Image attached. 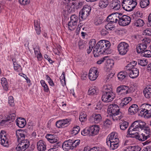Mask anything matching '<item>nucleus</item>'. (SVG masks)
I'll return each mask as SVG.
<instances>
[{
    "mask_svg": "<svg viewBox=\"0 0 151 151\" xmlns=\"http://www.w3.org/2000/svg\"><path fill=\"white\" fill-rule=\"evenodd\" d=\"M138 106L136 104L132 105L129 106L128 109L129 113L131 115H134L136 114L137 112H138V115L139 116H142V110H139L138 111Z\"/></svg>",
    "mask_w": 151,
    "mask_h": 151,
    "instance_id": "obj_13",
    "label": "nucleus"
},
{
    "mask_svg": "<svg viewBox=\"0 0 151 151\" xmlns=\"http://www.w3.org/2000/svg\"><path fill=\"white\" fill-rule=\"evenodd\" d=\"M150 110H151V105L146 104H142V112Z\"/></svg>",
    "mask_w": 151,
    "mask_h": 151,
    "instance_id": "obj_41",
    "label": "nucleus"
},
{
    "mask_svg": "<svg viewBox=\"0 0 151 151\" xmlns=\"http://www.w3.org/2000/svg\"><path fill=\"white\" fill-rule=\"evenodd\" d=\"M133 133H134L135 134L134 135H130V137H135L137 139H138L140 141H142V139L140 138H139L140 136L139 135L138 133L137 132H133Z\"/></svg>",
    "mask_w": 151,
    "mask_h": 151,
    "instance_id": "obj_60",
    "label": "nucleus"
},
{
    "mask_svg": "<svg viewBox=\"0 0 151 151\" xmlns=\"http://www.w3.org/2000/svg\"><path fill=\"white\" fill-rule=\"evenodd\" d=\"M78 45L80 49L83 48L85 46V41L81 39L78 42Z\"/></svg>",
    "mask_w": 151,
    "mask_h": 151,
    "instance_id": "obj_50",
    "label": "nucleus"
},
{
    "mask_svg": "<svg viewBox=\"0 0 151 151\" xmlns=\"http://www.w3.org/2000/svg\"><path fill=\"white\" fill-rule=\"evenodd\" d=\"M109 4L107 0H100L99 2V6L101 9L105 8Z\"/></svg>",
    "mask_w": 151,
    "mask_h": 151,
    "instance_id": "obj_30",
    "label": "nucleus"
},
{
    "mask_svg": "<svg viewBox=\"0 0 151 151\" xmlns=\"http://www.w3.org/2000/svg\"><path fill=\"white\" fill-rule=\"evenodd\" d=\"M137 131L136 130V129L135 128L133 127V126H132V125L129 127V128L128 129L127 132V134H129V135H134L135 134L134 133H133V132H135Z\"/></svg>",
    "mask_w": 151,
    "mask_h": 151,
    "instance_id": "obj_47",
    "label": "nucleus"
},
{
    "mask_svg": "<svg viewBox=\"0 0 151 151\" xmlns=\"http://www.w3.org/2000/svg\"><path fill=\"white\" fill-rule=\"evenodd\" d=\"M72 142V139H71L65 141L62 145V147L63 149L67 151H68L70 149H73Z\"/></svg>",
    "mask_w": 151,
    "mask_h": 151,
    "instance_id": "obj_19",
    "label": "nucleus"
},
{
    "mask_svg": "<svg viewBox=\"0 0 151 151\" xmlns=\"http://www.w3.org/2000/svg\"><path fill=\"white\" fill-rule=\"evenodd\" d=\"M142 114V116H144V118L145 119H148L151 117V110L145 111L143 112Z\"/></svg>",
    "mask_w": 151,
    "mask_h": 151,
    "instance_id": "obj_46",
    "label": "nucleus"
},
{
    "mask_svg": "<svg viewBox=\"0 0 151 151\" xmlns=\"http://www.w3.org/2000/svg\"><path fill=\"white\" fill-rule=\"evenodd\" d=\"M1 83L4 89L7 91L8 88V85L6 78H2L1 80Z\"/></svg>",
    "mask_w": 151,
    "mask_h": 151,
    "instance_id": "obj_31",
    "label": "nucleus"
},
{
    "mask_svg": "<svg viewBox=\"0 0 151 151\" xmlns=\"http://www.w3.org/2000/svg\"><path fill=\"white\" fill-rule=\"evenodd\" d=\"M142 133V141H145L148 138L150 137V129L149 127L143 129Z\"/></svg>",
    "mask_w": 151,
    "mask_h": 151,
    "instance_id": "obj_21",
    "label": "nucleus"
},
{
    "mask_svg": "<svg viewBox=\"0 0 151 151\" xmlns=\"http://www.w3.org/2000/svg\"><path fill=\"white\" fill-rule=\"evenodd\" d=\"M104 89L105 91L103 92H112V89L109 85H106L104 86Z\"/></svg>",
    "mask_w": 151,
    "mask_h": 151,
    "instance_id": "obj_57",
    "label": "nucleus"
},
{
    "mask_svg": "<svg viewBox=\"0 0 151 151\" xmlns=\"http://www.w3.org/2000/svg\"><path fill=\"white\" fill-rule=\"evenodd\" d=\"M18 144L16 148V150L17 151H24L29 146V142L27 139L18 142Z\"/></svg>",
    "mask_w": 151,
    "mask_h": 151,
    "instance_id": "obj_9",
    "label": "nucleus"
},
{
    "mask_svg": "<svg viewBox=\"0 0 151 151\" xmlns=\"http://www.w3.org/2000/svg\"><path fill=\"white\" fill-rule=\"evenodd\" d=\"M80 129V128L79 126H77L74 127L72 129V133L75 135L77 134L79 132Z\"/></svg>",
    "mask_w": 151,
    "mask_h": 151,
    "instance_id": "obj_49",
    "label": "nucleus"
},
{
    "mask_svg": "<svg viewBox=\"0 0 151 151\" xmlns=\"http://www.w3.org/2000/svg\"><path fill=\"white\" fill-rule=\"evenodd\" d=\"M115 96V94L113 92H103L101 100L104 102H109L112 101Z\"/></svg>",
    "mask_w": 151,
    "mask_h": 151,
    "instance_id": "obj_6",
    "label": "nucleus"
},
{
    "mask_svg": "<svg viewBox=\"0 0 151 151\" xmlns=\"http://www.w3.org/2000/svg\"><path fill=\"white\" fill-rule=\"evenodd\" d=\"M150 41V40L148 38L142 40V56L147 58L151 57V51L149 50H145Z\"/></svg>",
    "mask_w": 151,
    "mask_h": 151,
    "instance_id": "obj_4",
    "label": "nucleus"
},
{
    "mask_svg": "<svg viewBox=\"0 0 151 151\" xmlns=\"http://www.w3.org/2000/svg\"><path fill=\"white\" fill-rule=\"evenodd\" d=\"M34 26L37 34L39 35L40 34L41 29L40 27V21L38 20H34Z\"/></svg>",
    "mask_w": 151,
    "mask_h": 151,
    "instance_id": "obj_28",
    "label": "nucleus"
},
{
    "mask_svg": "<svg viewBox=\"0 0 151 151\" xmlns=\"http://www.w3.org/2000/svg\"><path fill=\"white\" fill-rule=\"evenodd\" d=\"M119 111V107L118 105L115 104L109 105L108 108V112L109 114H112Z\"/></svg>",
    "mask_w": 151,
    "mask_h": 151,
    "instance_id": "obj_16",
    "label": "nucleus"
},
{
    "mask_svg": "<svg viewBox=\"0 0 151 151\" xmlns=\"http://www.w3.org/2000/svg\"><path fill=\"white\" fill-rule=\"evenodd\" d=\"M81 134L83 136H86L89 134L90 135V132L89 128H86L81 131Z\"/></svg>",
    "mask_w": 151,
    "mask_h": 151,
    "instance_id": "obj_52",
    "label": "nucleus"
},
{
    "mask_svg": "<svg viewBox=\"0 0 151 151\" xmlns=\"http://www.w3.org/2000/svg\"><path fill=\"white\" fill-rule=\"evenodd\" d=\"M98 92L97 88L94 87H91L90 88L88 91V95H96Z\"/></svg>",
    "mask_w": 151,
    "mask_h": 151,
    "instance_id": "obj_33",
    "label": "nucleus"
},
{
    "mask_svg": "<svg viewBox=\"0 0 151 151\" xmlns=\"http://www.w3.org/2000/svg\"><path fill=\"white\" fill-rule=\"evenodd\" d=\"M111 124V122L109 119H107L104 122V125L106 127H108Z\"/></svg>",
    "mask_w": 151,
    "mask_h": 151,
    "instance_id": "obj_64",
    "label": "nucleus"
},
{
    "mask_svg": "<svg viewBox=\"0 0 151 151\" xmlns=\"http://www.w3.org/2000/svg\"><path fill=\"white\" fill-rule=\"evenodd\" d=\"M16 122L17 125L20 128L24 127L26 124V121L24 119L18 120L17 119L16 120Z\"/></svg>",
    "mask_w": 151,
    "mask_h": 151,
    "instance_id": "obj_36",
    "label": "nucleus"
},
{
    "mask_svg": "<svg viewBox=\"0 0 151 151\" xmlns=\"http://www.w3.org/2000/svg\"><path fill=\"white\" fill-rule=\"evenodd\" d=\"M90 135L92 136L96 135L99 132V129L98 126L96 125H93L89 128Z\"/></svg>",
    "mask_w": 151,
    "mask_h": 151,
    "instance_id": "obj_24",
    "label": "nucleus"
},
{
    "mask_svg": "<svg viewBox=\"0 0 151 151\" xmlns=\"http://www.w3.org/2000/svg\"><path fill=\"white\" fill-rule=\"evenodd\" d=\"M142 34L145 35H151V29L148 28L144 30L143 31Z\"/></svg>",
    "mask_w": 151,
    "mask_h": 151,
    "instance_id": "obj_54",
    "label": "nucleus"
},
{
    "mask_svg": "<svg viewBox=\"0 0 151 151\" xmlns=\"http://www.w3.org/2000/svg\"><path fill=\"white\" fill-rule=\"evenodd\" d=\"M114 138H118L117 136V134L114 132L111 133L108 136L106 140L109 141L110 139L112 140V139H114Z\"/></svg>",
    "mask_w": 151,
    "mask_h": 151,
    "instance_id": "obj_45",
    "label": "nucleus"
},
{
    "mask_svg": "<svg viewBox=\"0 0 151 151\" xmlns=\"http://www.w3.org/2000/svg\"><path fill=\"white\" fill-rule=\"evenodd\" d=\"M111 8L115 10H118L121 7L120 1L118 0L112 1L110 4Z\"/></svg>",
    "mask_w": 151,
    "mask_h": 151,
    "instance_id": "obj_20",
    "label": "nucleus"
},
{
    "mask_svg": "<svg viewBox=\"0 0 151 151\" xmlns=\"http://www.w3.org/2000/svg\"><path fill=\"white\" fill-rule=\"evenodd\" d=\"M37 148L39 151H45L46 150V145L45 142L40 140L37 143Z\"/></svg>",
    "mask_w": 151,
    "mask_h": 151,
    "instance_id": "obj_22",
    "label": "nucleus"
},
{
    "mask_svg": "<svg viewBox=\"0 0 151 151\" xmlns=\"http://www.w3.org/2000/svg\"><path fill=\"white\" fill-rule=\"evenodd\" d=\"M79 19L81 20V19L76 15H73L70 17V21L72 22L74 25H76Z\"/></svg>",
    "mask_w": 151,
    "mask_h": 151,
    "instance_id": "obj_38",
    "label": "nucleus"
},
{
    "mask_svg": "<svg viewBox=\"0 0 151 151\" xmlns=\"http://www.w3.org/2000/svg\"><path fill=\"white\" fill-rule=\"evenodd\" d=\"M1 144L6 147H8L10 144V137L9 135L6 134V132L4 131H1L0 133Z\"/></svg>",
    "mask_w": 151,
    "mask_h": 151,
    "instance_id": "obj_7",
    "label": "nucleus"
},
{
    "mask_svg": "<svg viewBox=\"0 0 151 151\" xmlns=\"http://www.w3.org/2000/svg\"><path fill=\"white\" fill-rule=\"evenodd\" d=\"M70 121V119H69L60 120L56 122L55 125L59 128H64L68 126Z\"/></svg>",
    "mask_w": 151,
    "mask_h": 151,
    "instance_id": "obj_12",
    "label": "nucleus"
},
{
    "mask_svg": "<svg viewBox=\"0 0 151 151\" xmlns=\"http://www.w3.org/2000/svg\"><path fill=\"white\" fill-rule=\"evenodd\" d=\"M19 1L21 4L26 5L29 3L30 0H19Z\"/></svg>",
    "mask_w": 151,
    "mask_h": 151,
    "instance_id": "obj_61",
    "label": "nucleus"
},
{
    "mask_svg": "<svg viewBox=\"0 0 151 151\" xmlns=\"http://www.w3.org/2000/svg\"><path fill=\"white\" fill-rule=\"evenodd\" d=\"M137 5L136 0H123L122 5L125 11L130 12L133 10Z\"/></svg>",
    "mask_w": 151,
    "mask_h": 151,
    "instance_id": "obj_3",
    "label": "nucleus"
},
{
    "mask_svg": "<svg viewBox=\"0 0 151 151\" xmlns=\"http://www.w3.org/2000/svg\"><path fill=\"white\" fill-rule=\"evenodd\" d=\"M8 103L9 105L11 106H13L14 105V99L13 96H9L8 98Z\"/></svg>",
    "mask_w": 151,
    "mask_h": 151,
    "instance_id": "obj_55",
    "label": "nucleus"
},
{
    "mask_svg": "<svg viewBox=\"0 0 151 151\" xmlns=\"http://www.w3.org/2000/svg\"><path fill=\"white\" fill-rule=\"evenodd\" d=\"M72 141L73 149L76 147L78 145L80 142V141L79 139H77L76 140H72Z\"/></svg>",
    "mask_w": 151,
    "mask_h": 151,
    "instance_id": "obj_51",
    "label": "nucleus"
},
{
    "mask_svg": "<svg viewBox=\"0 0 151 151\" xmlns=\"http://www.w3.org/2000/svg\"><path fill=\"white\" fill-rule=\"evenodd\" d=\"M137 63V61H133L129 63L124 68V70L127 71L128 75H129L131 78H135L139 75V70L135 68Z\"/></svg>",
    "mask_w": 151,
    "mask_h": 151,
    "instance_id": "obj_2",
    "label": "nucleus"
},
{
    "mask_svg": "<svg viewBox=\"0 0 151 151\" xmlns=\"http://www.w3.org/2000/svg\"><path fill=\"white\" fill-rule=\"evenodd\" d=\"M128 74L126 71L124 70V71L119 72L117 75L118 79L121 81L124 78L128 76Z\"/></svg>",
    "mask_w": 151,
    "mask_h": 151,
    "instance_id": "obj_32",
    "label": "nucleus"
},
{
    "mask_svg": "<svg viewBox=\"0 0 151 151\" xmlns=\"http://www.w3.org/2000/svg\"><path fill=\"white\" fill-rule=\"evenodd\" d=\"M13 62L14 70L18 72H21L22 69L21 66L18 64L16 62H14L13 61Z\"/></svg>",
    "mask_w": 151,
    "mask_h": 151,
    "instance_id": "obj_44",
    "label": "nucleus"
},
{
    "mask_svg": "<svg viewBox=\"0 0 151 151\" xmlns=\"http://www.w3.org/2000/svg\"><path fill=\"white\" fill-rule=\"evenodd\" d=\"M40 83L42 86L43 88V90L45 92L47 93L50 92L48 86L47 84H46L45 81L41 80L40 81Z\"/></svg>",
    "mask_w": 151,
    "mask_h": 151,
    "instance_id": "obj_35",
    "label": "nucleus"
},
{
    "mask_svg": "<svg viewBox=\"0 0 151 151\" xmlns=\"http://www.w3.org/2000/svg\"><path fill=\"white\" fill-rule=\"evenodd\" d=\"M102 117L100 114H93L90 118L89 120L90 122L97 124L101 121Z\"/></svg>",
    "mask_w": 151,
    "mask_h": 151,
    "instance_id": "obj_18",
    "label": "nucleus"
},
{
    "mask_svg": "<svg viewBox=\"0 0 151 151\" xmlns=\"http://www.w3.org/2000/svg\"><path fill=\"white\" fill-rule=\"evenodd\" d=\"M131 21L130 17L127 15L121 16L120 15L118 23L122 26H124L129 24Z\"/></svg>",
    "mask_w": 151,
    "mask_h": 151,
    "instance_id": "obj_10",
    "label": "nucleus"
},
{
    "mask_svg": "<svg viewBox=\"0 0 151 151\" xmlns=\"http://www.w3.org/2000/svg\"><path fill=\"white\" fill-rule=\"evenodd\" d=\"M123 86H127L125 85H121L118 87L117 88L116 91L117 93H124L125 94L128 93L127 92V90L124 89H123Z\"/></svg>",
    "mask_w": 151,
    "mask_h": 151,
    "instance_id": "obj_37",
    "label": "nucleus"
},
{
    "mask_svg": "<svg viewBox=\"0 0 151 151\" xmlns=\"http://www.w3.org/2000/svg\"><path fill=\"white\" fill-rule=\"evenodd\" d=\"M143 93L146 98L148 99L151 97V85H148L144 89Z\"/></svg>",
    "mask_w": 151,
    "mask_h": 151,
    "instance_id": "obj_25",
    "label": "nucleus"
},
{
    "mask_svg": "<svg viewBox=\"0 0 151 151\" xmlns=\"http://www.w3.org/2000/svg\"><path fill=\"white\" fill-rule=\"evenodd\" d=\"M103 20L100 18L96 17L95 18L94 23L96 25H99L102 23Z\"/></svg>",
    "mask_w": 151,
    "mask_h": 151,
    "instance_id": "obj_48",
    "label": "nucleus"
},
{
    "mask_svg": "<svg viewBox=\"0 0 151 151\" xmlns=\"http://www.w3.org/2000/svg\"><path fill=\"white\" fill-rule=\"evenodd\" d=\"M23 132L22 130H19L18 132H16V134L18 142L26 140L25 139V135Z\"/></svg>",
    "mask_w": 151,
    "mask_h": 151,
    "instance_id": "obj_26",
    "label": "nucleus"
},
{
    "mask_svg": "<svg viewBox=\"0 0 151 151\" xmlns=\"http://www.w3.org/2000/svg\"><path fill=\"white\" fill-rule=\"evenodd\" d=\"M45 138L51 144H54L59 140V138L57 135L51 134H47L45 136Z\"/></svg>",
    "mask_w": 151,
    "mask_h": 151,
    "instance_id": "obj_17",
    "label": "nucleus"
},
{
    "mask_svg": "<svg viewBox=\"0 0 151 151\" xmlns=\"http://www.w3.org/2000/svg\"><path fill=\"white\" fill-rule=\"evenodd\" d=\"M76 25H74L73 24V23H72L70 21L68 22V28L70 30H72L74 29V28L75 27V26Z\"/></svg>",
    "mask_w": 151,
    "mask_h": 151,
    "instance_id": "obj_56",
    "label": "nucleus"
},
{
    "mask_svg": "<svg viewBox=\"0 0 151 151\" xmlns=\"http://www.w3.org/2000/svg\"><path fill=\"white\" fill-rule=\"evenodd\" d=\"M111 46L109 41L101 40L99 41L93 48V51L95 57H97L101 54L109 53V49Z\"/></svg>",
    "mask_w": 151,
    "mask_h": 151,
    "instance_id": "obj_1",
    "label": "nucleus"
},
{
    "mask_svg": "<svg viewBox=\"0 0 151 151\" xmlns=\"http://www.w3.org/2000/svg\"><path fill=\"white\" fill-rule=\"evenodd\" d=\"M135 25L137 27H142V19L139 18L137 20L135 23Z\"/></svg>",
    "mask_w": 151,
    "mask_h": 151,
    "instance_id": "obj_58",
    "label": "nucleus"
},
{
    "mask_svg": "<svg viewBox=\"0 0 151 151\" xmlns=\"http://www.w3.org/2000/svg\"><path fill=\"white\" fill-rule=\"evenodd\" d=\"M87 116L84 112H81L80 114L79 120L81 122H84L87 120Z\"/></svg>",
    "mask_w": 151,
    "mask_h": 151,
    "instance_id": "obj_40",
    "label": "nucleus"
},
{
    "mask_svg": "<svg viewBox=\"0 0 151 151\" xmlns=\"http://www.w3.org/2000/svg\"><path fill=\"white\" fill-rule=\"evenodd\" d=\"M120 15H122L121 13H115L109 15L107 18V20L108 22L112 23H115L118 22Z\"/></svg>",
    "mask_w": 151,
    "mask_h": 151,
    "instance_id": "obj_11",
    "label": "nucleus"
},
{
    "mask_svg": "<svg viewBox=\"0 0 151 151\" xmlns=\"http://www.w3.org/2000/svg\"><path fill=\"white\" fill-rule=\"evenodd\" d=\"M91 10V6L88 5L84 6L79 13V18L81 20L85 19L89 15Z\"/></svg>",
    "mask_w": 151,
    "mask_h": 151,
    "instance_id": "obj_5",
    "label": "nucleus"
},
{
    "mask_svg": "<svg viewBox=\"0 0 151 151\" xmlns=\"http://www.w3.org/2000/svg\"><path fill=\"white\" fill-rule=\"evenodd\" d=\"M129 47L128 44L126 42L120 43L117 47L119 54L121 55H125L129 50Z\"/></svg>",
    "mask_w": 151,
    "mask_h": 151,
    "instance_id": "obj_8",
    "label": "nucleus"
},
{
    "mask_svg": "<svg viewBox=\"0 0 151 151\" xmlns=\"http://www.w3.org/2000/svg\"><path fill=\"white\" fill-rule=\"evenodd\" d=\"M123 89L127 90V91L128 93L134 92L135 90V87L133 84H131L129 86H123Z\"/></svg>",
    "mask_w": 151,
    "mask_h": 151,
    "instance_id": "obj_29",
    "label": "nucleus"
},
{
    "mask_svg": "<svg viewBox=\"0 0 151 151\" xmlns=\"http://www.w3.org/2000/svg\"><path fill=\"white\" fill-rule=\"evenodd\" d=\"M16 117L15 111H10L9 112V115L7 116L6 118L9 121H11L13 122L14 121Z\"/></svg>",
    "mask_w": 151,
    "mask_h": 151,
    "instance_id": "obj_27",
    "label": "nucleus"
},
{
    "mask_svg": "<svg viewBox=\"0 0 151 151\" xmlns=\"http://www.w3.org/2000/svg\"><path fill=\"white\" fill-rule=\"evenodd\" d=\"M62 142L59 141V140L57 142L55 143L53 145V147L56 149V148H59L62 146Z\"/></svg>",
    "mask_w": 151,
    "mask_h": 151,
    "instance_id": "obj_53",
    "label": "nucleus"
},
{
    "mask_svg": "<svg viewBox=\"0 0 151 151\" xmlns=\"http://www.w3.org/2000/svg\"><path fill=\"white\" fill-rule=\"evenodd\" d=\"M109 117L112 119L114 121L120 120L123 117L121 112L119 111L116 112L112 114H109Z\"/></svg>",
    "mask_w": 151,
    "mask_h": 151,
    "instance_id": "obj_23",
    "label": "nucleus"
},
{
    "mask_svg": "<svg viewBox=\"0 0 151 151\" xmlns=\"http://www.w3.org/2000/svg\"><path fill=\"white\" fill-rule=\"evenodd\" d=\"M129 123L126 121H123L119 123V126L121 129L125 130L128 127Z\"/></svg>",
    "mask_w": 151,
    "mask_h": 151,
    "instance_id": "obj_39",
    "label": "nucleus"
},
{
    "mask_svg": "<svg viewBox=\"0 0 151 151\" xmlns=\"http://www.w3.org/2000/svg\"><path fill=\"white\" fill-rule=\"evenodd\" d=\"M113 23L109 22L106 25H105V29L108 30H114L115 29V26L113 24Z\"/></svg>",
    "mask_w": 151,
    "mask_h": 151,
    "instance_id": "obj_42",
    "label": "nucleus"
},
{
    "mask_svg": "<svg viewBox=\"0 0 151 151\" xmlns=\"http://www.w3.org/2000/svg\"><path fill=\"white\" fill-rule=\"evenodd\" d=\"M32 46L35 54H37V53L40 52V49L38 43H34Z\"/></svg>",
    "mask_w": 151,
    "mask_h": 151,
    "instance_id": "obj_43",
    "label": "nucleus"
},
{
    "mask_svg": "<svg viewBox=\"0 0 151 151\" xmlns=\"http://www.w3.org/2000/svg\"><path fill=\"white\" fill-rule=\"evenodd\" d=\"M136 51L137 53L142 54V48L141 47V44H139L136 47Z\"/></svg>",
    "mask_w": 151,
    "mask_h": 151,
    "instance_id": "obj_63",
    "label": "nucleus"
},
{
    "mask_svg": "<svg viewBox=\"0 0 151 151\" xmlns=\"http://www.w3.org/2000/svg\"><path fill=\"white\" fill-rule=\"evenodd\" d=\"M97 72V68L95 67L90 69L88 73V77L90 80L93 81L96 79L98 75Z\"/></svg>",
    "mask_w": 151,
    "mask_h": 151,
    "instance_id": "obj_15",
    "label": "nucleus"
},
{
    "mask_svg": "<svg viewBox=\"0 0 151 151\" xmlns=\"http://www.w3.org/2000/svg\"><path fill=\"white\" fill-rule=\"evenodd\" d=\"M96 44V40L94 39H93L91 40L89 43V46L93 48Z\"/></svg>",
    "mask_w": 151,
    "mask_h": 151,
    "instance_id": "obj_62",
    "label": "nucleus"
},
{
    "mask_svg": "<svg viewBox=\"0 0 151 151\" xmlns=\"http://www.w3.org/2000/svg\"><path fill=\"white\" fill-rule=\"evenodd\" d=\"M132 99L130 97L123 98L121 100V102L120 104V106L122 109H124L125 110H127L129 107L128 104L132 100Z\"/></svg>",
    "mask_w": 151,
    "mask_h": 151,
    "instance_id": "obj_14",
    "label": "nucleus"
},
{
    "mask_svg": "<svg viewBox=\"0 0 151 151\" xmlns=\"http://www.w3.org/2000/svg\"><path fill=\"white\" fill-rule=\"evenodd\" d=\"M149 3V0H142V8L148 6Z\"/></svg>",
    "mask_w": 151,
    "mask_h": 151,
    "instance_id": "obj_59",
    "label": "nucleus"
},
{
    "mask_svg": "<svg viewBox=\"0 0 151 151\" xmlns=\"http://www.w3.org/2000/svg\"><path fill=\"white\" fill-rule=\"evenodd\" d=\"M107 145L109 146L110 150H114L117 148L119 146V143L110 142L109 143H106Z\"/></svg>",
    "mask_w": 151,
    "mask_h": 151,
    "instance_id": "obj_34",
    "label": "nucleus"
}]
</instances>
